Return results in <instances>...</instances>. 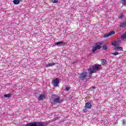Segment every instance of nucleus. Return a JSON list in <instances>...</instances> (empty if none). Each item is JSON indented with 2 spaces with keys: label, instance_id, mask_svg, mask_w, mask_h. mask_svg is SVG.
Wrapping results in <instances>:
<instances>
[{
  "label": "nucleus",
  "instance_id": "b1692460",
  "mask_svg": "<svg viewBox=\"0 0 126 126\" xmlns=\"http://www.w3.org/2000/svg\"><path fill=\"white\" fill-rule=\"evenodd\" d=\"M103 50H104L105 51H106V50L108 49V47H107V45H105L103 47Z\"/></svg>",
  "mask_w": 126,
  "mask_h": 126
},
{
  "label": "nucleus",
  "instance_id": "c756f323",
  "mask_svg": "<svg viewBox=\"0 0 126 126\" xmlns=\"http://www.w3.org/2000/svg\"><path fill=\"white\" fill-rule=\"evenodd\" d=\"M92 88H93V89H95V87H92Z\"/></svg>",
  "mask_w": 126,
  "mask_h": 126
},
{
  "label": "nucleus",
  "instance_id": "423d86ee",
  "mask_svg": "<svg viewBox=\"0 0 126 126\" xmlns=\"http://www.w3.org/2000/svg\"><path fill=\"white\" fill-rule=\"evenodd\" d=\"M53 102L56 104H59V103H61V102H62V100H61V99H60V97H58L55 98L53 100Z\"/></svg>",
  "mask_w": 126,
  "mask_h": 126
},
{
  "label": "nucleus",
  "instance_id": "6ab92c4d",
  "mask_svg": "<svg viewBox=\"0 0 126 126\" xmlns=\"http://www.w3.org/2000/svg\"><path fill=\"white\" fill-rule=\"evenodd\" d=\"M96 51H97V48H96V47L95 46L93 47V50H92V52L95 53V52H96Z\"/></svg>",
  "mask_w": 126,
  "mask_h": 126
},
{
  "label": "nucleus",
  "instance_id": "f03ea898",
  "mask_svg": "<svg viewBox=\"0 0 126 126\" xmlns=\"http://www.w3.org/2000/svg\"><path fill=\"white\" fill-rule=\"evenodd\" d=\"M27 126H46V123L43 122H32L29 124Z\"/></svg>",
  "mask_w": 126,
  "mask_h": 126
},
{
  "label": "nucleus",
  "instance_id": "dca6fc26",
  "mask_svg": "<svg viewBox=\"0 0 126 126\" xmlns=\"http://www.w3.org/2000/svg\"><path fill=\"white\" fill-rule=\"evenodd\" d=\"M121 3L124 5V6H126V0H121Z\"/></svg>",
  "mask_w": 126,
  "mask_h": 126
},
{
  "label": "nucleus",
  "instance_id": "5701e85b",
  "mask_svg": "<svg viewBox=\"0 0 126 126\" xmlns=\"http://www.w3.org/2000/svg\"><path fill=\"white\" fill-rule=\"evenodd\" d=\"M110 35H109V33H105L104 35V37L105 38H107V37H109Z\"/></svg>",
  "mask_w": 126,
  "mask_h": 126
},
{
  "label": "nucleus",
  "instance_id": "20e7f679",
  "mask_svg": "<svg viewBox=\"0 0 126 126\" xmlns=\"http://www.w3.org/2000/svg\"><path fill=\"white\" fill-rule=\"evenodd\" d=\"M60 83V81L59 80V79L56 78L54 80H53L52 84L55 87H57V86H59V84Z\"/></svg>",
  "mask_w": 126,
  "mask_h": 126
},
{
  "label": "nucleus",
  "instance_id": "1a4fd4ad",
  "mask_svg": "<svg viewBox=\"0 0 126 126\" xmlns=\"http://www.w3.org/2000/svg\"><path fill=\"white\" fill-rule=\"evenodd\" d=\"M120 27H121L122 28L126 27V20L120 23Z\"/></svg>",
  "mask_w": 126,
  "mask_h": 126
},
{
  "label": "nucleus",
  "instance_id": "0eeeda50",
  "mask_svg": "<svg viewBox=\"0 0 126 126\" xmlns=\"http://www.w3.org/2000/svg\"><path fill=\"white\" fill-rule=\"evenodd\" d=\"M102 44H103L102 42H97L96 43L94 47H95L96 50H100V49H101V45H102Z\"/></svg>",
  "mask_w": 126,
  "mask_h": 126
},
{
  "label": "nucleus",
  "instance_id": "f3484780",
  "mask_svg": "<svg viewBox=\"0 0 126 126\" xmlns=\"http://www.w3.org/2000/svg\"><path fill=\"white\" fill-rule=\"evenodd\" d=\"M4 97L5 98H10V97H11V94H4Z\"/></svg>",
  "mask_w": 126,
  "mask_h": 126
},
{
  "label": "nucleus",
  "instance_id": "393cba45",
  "mask_svg": "<svg viewBox=\"0 0 126 126\" xmlns=\"http://www.w3.org/2000/svg\"><path fill=\"white\" fill-rule=\"evenodd\" d=\"M122 17H124V14H120V15H119L118 18H119V19H122Z\"/></svg>",
  "mask_w": 126,
  "mask_h": 126
},
{
  "label": "nucleus",
  "instance_id": "4be33fe9",
  "mask_svg": "<svg viewBox=\"0 0 126 126\" xmlns=\"http://www.w3.org/2000/svg\"><path fill=\"white\" fill-rule=\"evenodd\" d=\"M115 32L114 31H112L110 32L109 33H108L109 34V36H112V35H114V34H115Z\"/></svg>",
  "mask_w": 126,
  "mask_h": 126
},
{
  "label": "nucleus",
  "instance_id": "6e6552de",
  "mask_svg": "<svg viewBox=\"0 0 126 126\" xmlns=\"http://www.w3.org/2000/svg\"><path fill=\"white\" fill-rule=\"evenodd\" d=\"M85 108L86 109H91L92 108V105L89 102H87L85 104Z\"/></svg>",
  "mask_w": 126,
  "mask_h": 126
},
{
  "label": "nucleus",
  "instance_id": "412c9836",
  "mask_svg": "<svg viewBox=\"0 0 126 126\" xmlns=\"http://www.w3.org/2000/svg\"><path fill=\"white\" fill-rule=\"evenodd\" d=\"M59 119H61V117L59 116V117H56L55 118V119L53 120V121L55 122V121H58V120H59Z\"/></svg>",
  "mask_w": 126,
  "mask_h": 126
},
{
  "label": "nucleus",
  "instance_id": "2eb2a0df",
  "mask_svg": "<svg viewBox=\"0 0 126 126\" xmlns=\"http://www.w3.org/2000/svg\"><path fill=\"white\" fill-rule=\"evenodd\" d=\"M55 63L53 62L52 63H49L46 65L47 67L49 66H53V65H55Z\"/></svg>",
  "mask_w": 126,
  "mask_h": 126
},
{
  "label": "nucleus",
  "instance_id": "a878e982",
  "mask_svg": "<svg viewBox=\"0 0 126 126\" xmlns=\"http://www.w3.org/2000/svg\"><path fill=\"white\" fill-rule=\"evenodd\" d=\"M53 3H57L59 1L58 0H51Z\"/></svg>",
  "mask_w": 126,
  "mask_h": 126
},
{
  "label": "nucleus",
  "instance_id": "39448f33",
  "mask_svg": "<svg viewBox=\"0 0 126 126\" xmlns=\"http://www.w3.org/2000/svg\"><path fill=\"white\" fill-rule=\"evenodd\" d=\"M37 99L39 101H42L46 99V94H40Z\"/></svg>",
  "mask_w": 126,
  "mask_h": 126
},
{
  "label": "nucleus",
  "instance_id": "f8f14e48",
  "mask_svg": "<svg viewBox=\"0 0 126 126\" xmlns=\"http://www.w3.org/2000/svg\"><path fill=\"white\" fill-rule=\"evenodd\" d=\"M20 1H22V0H14L13 2L14 4H19V2H20Z\"/></svg>",
  "mask_w": 126,
  "mask_h": 126
},
{
  "label": "nucleus",
  "instance_id": "ddd939ff",
  "mask_svg": "<svg viewBox=\"0 0 126 126\" xmlns=\"http://www.w3.org/2000/svg\"><path fill=\"white\" fill-rule=\"evenodd\" d=\"M122 40H123V41H125V40H126V32L124 33L121 36Z\"/></svg>",
  "mask_w": 126,
  "mask_h": 126
},
{
  "label": "nucleus",
  "instance_id": "a211bd4d",
  "mask_svg": "<svg viewBox=\"0 0 126 126\" xmlns=\"http://www.w3.org/2000/svg\"><path fill=\"white\" fill-rule=\"evenodd\" d=\"M101 63L103 64V65H105V64H107V61L105 60H102L101 61Z\"/></svg>",
  "mask_w": 126,
  "mask_h": 126
},
{
  "label": "nucleus",
  "instance_id": "7ed1b4c3",
  "mask_svg": "<svg viewBox=\"0 0 126 126\" xmlns=\"http://www.w3.org/2000/svg\"><path fill=\"white\" fill-rule=\"evenodd\" d=\"M88 76V73L87 72H82L79 74V78L80 80H86Z\"/></svg>",
  "mask_w": 126,
  "mask_h": 126
},
{
  "label": "nucleus",
  "instance_id": "cd10ccee",
  "mask_svg": "<svg viewBox=\"0 0 126 126\" xmlns=\"http://www.w3.org/2000/svg\"><path fill=\"white\" fill-rule=\"evenodd\" d=\"M123 123L122 125L123 126H126V121L125 120H122Z\"/></svg>",
  "mask_w": 126,
  "mask_h": 126
},
{
  "label": "nucleus",
  "instance_id": "aec40b11",
  "mask_svg": "<svg viewBox=\"0 0 126 126\" xmlns=\"http://www.w3.org/2000/svg\"><path fill=\"white\" fill-rule=\"evenodd\" d=\"M111 55H114V56H118V55H120V53H119L118 52H115L114 53H112Z\"/></svg>",
  "mask_w": 126,
  "mask_h": 126
},
{
  "label": "nucleus",
  "instance_id": "bb28decb",
  "mask_svg": "<svg viewBox=\"0 0 126 126\" xmlns=\"http://www.w3.org/2000/svg\"><path fill=\"white\" fill-rule=\"evenodd\" d=\"M83 112H84V113H86V112H88V110H87V108H84V109H83Z\"/></svg>",
  "mask_w": 126,
  "mask_h": 126
},
{
  "label": "nucleus",
  "instance_id": "9d476101",
  "mask_svg": "<svg viewBox=\"0 0 126 126\" xmlns=\"http://www.w3.org/2000/svg\"><path fill=\"white\" fill-rule=\"evenodd\" d=\"M55 45L56 46H63V41H59L57 42H55Z\"/></svg>",
  "mask_w": 126,
  "mask_h": 126
},
{
  "label": "nucleus",
  "instance_id": "f257e3e1",
  "mask_svg": "<svg viewBox=\"0 0 126 126\" xmlns=\"http://www.w3.org/2000/svg\"><path fill=\"white\" fill-rule=\"evenodd\" d=\"M101 68V65L99 64H94L90 66V68L88 69L90 74L95 73L96 71H99Z\"/></svg>",
  "mask_w": 126,
  "mask_h": 126
},
{
  "label": "nucleus",
  "instance_id": "9b49d317",
  "mask_svg": "<svg viewBox=\"0 0 126 126\" xmlns=\"http://www.w3.org/2000/svg\"><path fill=\"white\" fill-rule=\"evenodd\" d=\"M123 47H121V46H117L115 47L114 49L115 50V51H123Z\"/></svg>",
  "mask_w": 126,
  "mask_h": 126
},
{
  "label": "nucleus",
  "instance_id": "c85d7f7f",
  "mask_svg": "<svg viewBox=\"0 0 126 126\" xmlns=\"http://www.w3.org/2000/svg\"><path fill=\"white\" fill-rule=\"evenodd\" d=\"M69 89H70L69 88V87H66V88H65V91H69Z\"/></svg>",
  "mask_w": 126,
  "mask_h": 126
},
{
  "label": "nucleus",
  "instance_id": "4468645a",
  "mask_svg": "<svg viewBox=\"0 0 126 126\" xmlns=\"http://www.w3.org/2000/svg\"><path fill=\"white\" fill-rule=\"evenodd\" d=\"M112 45L113 46H114V47H117L118 46H119V43H118V41H114L113 43H112Z\"/></svg>",
  "mask_w": 126,
  "mask_h": 126
}]
</instances>
